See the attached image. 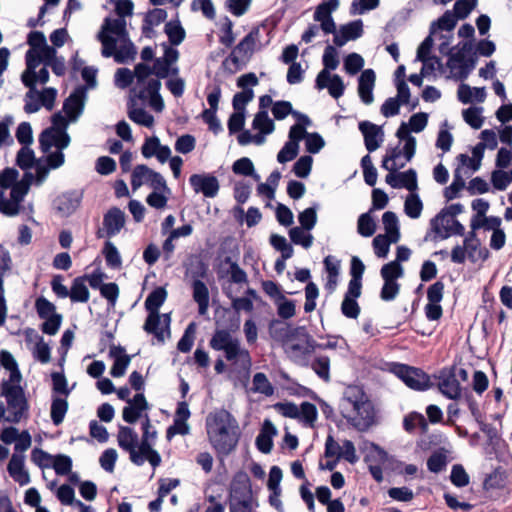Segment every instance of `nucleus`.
I'll use <instances>...</instances> for the list:
<instances>
[{"label":"nucleus","mask_w":512,"mask_h":512,"mask_svg":"<svg viewBox=\"0 0 512 512\" xmlns=\"http://www.w3.org/2000/svg\"><path fill=\"white\" fill-rule=\"evenodd\" d=\"M117 18H106L97 34L102 44L103 57H113L117 63H127L135 59L136 47L131 42L127 32L125 17L133 13L131 0H114Z\"/></svg>","instance_id":"1"},{"label":"nucleus","mask_w":512,"mask_h":512,"mask_svg":"<svg viewBox=\"0 0 512 512\" xmlns=\"http://www.w3.org/2000/svg\"><path fill=\"white\" fill-rule=\"evenodd\" d=\"M114 83L118 88L125 89L132 85L130 90L132 99L137 98L148 102L156 112H161L164 102L159 94L161 83L152 76L151 68L144 63L135 66L134 71L128 68H119L115 72Z\"/></svg>","instance_id":"2"},{"label":"nucleus","mask_w":512,"mask_h":512,"mask_svg":"<svg viewBox=\"0 0 512 512\" xmlns=\"http://www.w3.org/2000/svg\"><path fill=\"white\" fill-rule=\"evenodd\" d=\"M70 144V136L64 130L47 128L39 136V145L45 158L36 163V185H41L48 177L50 170L60 168L65 162L63 149Z\"/></svg>","instance_id":"3"},{"label":"nucleus","mask_w":512,"mask_h":512,"mask_svg":"<svg viewBox=\"0 0 512 512\" xmlns=\"http://www.w3.org/2000/svg\"><path fill=\"white\" fill-rule=\"evenodd\" d=\"M206 428L209 441L218 454L228 455L236 448L240 438L239 425L227 410L210 413Z\"/></svg>","instance_id":"4"},{"label":"nucleus","mask_w":512,"mask_h":512,"mask_svg":"<svg viewBox=\"0 0 512 512\" xmlns=\"http://www.w3.org/2000/svg\"><path fill=\"white\" fill-rule=\"evenodd\" d=\"M339 408L342 416L359 431L367 430L374 423L373 404L359 386L350 385L344 390Z\"/></svg>","instance_id":"5"},{"label":"nucleus","mask_w":512,"mask_h":512,"mask_svg":"<svg viewBox=\"0 0 512 512\" xmlns=\"http://www.w3.org/2000/svg\"><path fill=\"white\" fill-rule=\"evenodd\" d=\"M19 172L15 168H6L0 173V187L10 188V197L6 198L0 190V213L8 217L18 215L22 209V202L27 195L31 184H36V175L32 172H25L18 180Z\"/></svg>","instance_id":"6"},{"label":"nucleus","mask_w":512,"mask_h":512,"mask_svg":"<svg viewBox=\"0 0 512 512\" xmlns=\"http://www.w3.org/2000/svg\"><path fill=\"white\" fill-rule=\"evenodd\" d=\"M210 345L217 351H223L225 358L233 369L243 375H247L251 368V357L247 349L241 346L240 340L233 337L226 330L216 331Z\"/></svg>","instance_id":"7"},{"label":"nucleus","mask_w":512,"mask_h":512,"mask_svg":"<svg viewBox=\"0 0 512 512\" xmlns=\"http://www.w3.org/2000/svg\"><path fill=\"white\" fill-rule=\"evenodd\" d=\"M475 65L476 58L472 53V45L470 43H460L450 51L447 67L453 78L465 80L475 68Z\"/></svg>","instance_id":"8"},{"label":"nucleus","mask_w":512,"mask_h":512,"mask_svg":"<svg viewBox=\"0 0 512 512\" xmlns=\"http://www.w3.org/2000/svg\"><path fill=\"white\" fill-rule=\"evenodd\" d=\"M0 395L6 399L9 414L5 420L10 423H18L28 410L27 400L20 382L1 383Z\"/></svg>","instance_id":"9"},{"label":"nucleus","mask_w":512,"mask_h":512,"mask_svg":"<svg viewBox=\"0 0 512 512\" xmlns=\"http://www.w3.org/2000/svg\"><path fill=\"white\" fill-rule=\"evenodd\" d=\"M287 355L295 362H300L316 350V342L303 329H296L295 334L284 343Z\"/></svg>","instance_id":"10"},{"label":"nucleus","mask_w":512,"mask_h":512,"mask_svg":"<svg viewBox=\"0 0 512 512\" xmlns=\"http://www.w3.org/2000/svg\"><path fill=\"white\" fill-rule=\"evenodd\" d=\"M380 275L384 281L380 297L384 301L394 300L400 291V284L397 282L404 275V269L396 261H391L382 266Z\"/></svg>","instance_id":"11"},{"label":"nucleus","mask_w":512,"mask_h":512,"mask_svg":"<svg viewBox=\"0 0 512 512\" xmlns=\"http://www.w3.org/2000/svg\"><path fill=\"white\" fill-rule=\"evenodd\" d=\"M117 441L119 447L129 453L132 463L137 466L144 464L146 457L141 451V442L139 443L138 434L132 428L120 426Z\"/></svg>","instance_id":"12"},{"label":"nucleus","mask_w":512,"mask_h":512,"mask_svg":"<svg viewBox=\"0 0 512 512\" xmlns=\"http://www.w3.org/2000/svg\"><path fill=\"white\" fill-rule=\"evenodd\" d=\"M161 46L163 55L156 58L153 69H151L152 76L156 79L178 74V67L176 65L179 57L178 50L167 43H163Z\"/></svg>","instance_id":"13"},{"label":"nucleus","mask_w":512,"mask_h":512,"mask_svg":"<svg viewBox=\"0 0 512 512\" xmlns=\"http://www.w3.org/2000/svg\"><path fill=\"white\" fill-rule=\"evenodd\" d=\"M147 185L153 190H166L167 184L163 176L146 165H137L131 173V187L135 191Z\"/></svg>","instance_id":"14"},{"label":"nucleus","mask_w":512,"mask_h":512,"mask_svg":"<svg viewBox=\"0 0 512 512\" xmlns=\"http://www.w3.org/2000/svg\"><path fill=\"white\" fill-rule=\"evenodd\" d=\"M393 372L411 389L423 391L431 386L429 376L421 369L398 364L394 367Z\"/></svg>","instance_id":"15"},{"label":"nucleus","mask_w":512,"mask_h":512,"mask_svg":"<svg viewBox=\"0 0 512 512\" xmlns=\"http://www.w3.org/2000/svg\"><path fill=\"white\" fill-rule=\"evenodd\" d=\"M431 230L440 238L446 239L451 235L462 236L464 226L454 217L442 210L430 221Z\"/></svg>","instance_id":"16"},{"label":"nucleus","mask_w":512,"mask_h":512,"mask_svg":"<svg viewBox=\"0 0 512 512\" xmlns=\"http://www.w3.org/2000/svg\"><path fill=\"white\" fill-rule=\"evenodd\" d=\"M230 512H252V493L247 483L233 482L229 500Z\"/></svg>","instance_id":"17"},{"label":"nucleus","mask_w":512,"mask_h":512,"mask_svg":"<svg viewBox=\"0 0 512 512\" xmlns=\"http://www.w3.org/2000/svg\"><path fill=\"white\" fill-rule=\"evenodd\" d=\"M259 42V30L250 31L232 50L226 61H232L235 65L247 62L253 55Z\"/></svg>","instance_id":"18"},{"label":"nucleus","mask_w":512,"mask_h":512,"mask_svg":"<svg viewBox=\"0 0 512 512\" xmlns=\"http://www.w3.org/2000/svg\"><path fill=\"white\" fill-rule=\"evenodd\" d=\"M143 434L141 438V451L145 454L146 460L156 468L161 463L160 454L153 449V444L157 437V431L150 423V419L145 415V420L142 423Z\"/></svg>","instance_id":"19"},{"label":"nucleus","mask_w":512,"mask_h":512,"mask_svg":"<svg viewBox=\"0 0 512 512\" xmlns=\"http://www.w3.org/2000/svg\"><path fill=\"white\" fill-rule=\"evenodd\" d=\"M439 391L448 399L457 400L461 397L462 389L456 378V367L442 369L438 376Z\"/></svg>","instance_id":"20"},{"label":"nucleus","mask_w":512,"mask_h":512,"mask_svg":"<svg viewBox=\"0 0 512 512\" xmlns=\"http://www.w3.org/2000/svg\"><path fill=\"white\" fill-rule=\"evenodd\" d=\"M190 417L188 403L185 401L179 402L175 416L174 423L167 429V439L171 440L175 435H185L189 433V426L186 423Z\"/></svg>","instance_id":"21"},{"label":"nucleus","mask_w":512,"mask_h":512,"mask_svg":"<svg viewBox=\"0 0 512 512\" xmlns=\"http://www.w3.org/2000/svg\"><path fill=\"white\" fill-rule=\"evenodd\" d=\"M359 130L363 134L365 147L369 152L377 150L384 140L382 128L369 121L359 123Z\"/></svg>","instance_id":"22"},{"label":"nucleus","mask_w":512,"mask_h":512,"mask_svg":"<svg viewBox=\"0 0 512 512\" xmlns=\"http://www.w3.org/2000/svg\"><path fill=\"white\" fill-rule=\"evenodd\" d=\"M142 155L145 158L155 157L160 163H165L171 156V149L167 145H162L156 136L145 139L141 148Z\"/></svg>","instance_id":"23"},{"label":"nucleus","mask_w":512,"mask_h":512,"mask_svg":"<svg viewBox=\"0 0 512 512\" xmlns=\"http://www.w3.org/2000/svg\"><path fill=\"white\" fill-rule=\"evenodd\" d=\"M385 181L392 188H406L410 192L418 189L417 174L414 169H409L405 172H389Z\"/></svg>","instance_id":"24"},{"label":"nucleus","mask_w":512,"mask_h":512,"mask_svg":"<svg viewBox=\"0 0 512 512\" xmlns=\"http://www.w3.org/2000/svg\"><path fill=\"white\" fill-rule=\"evenodd\" d=\"M7 471L10 477L20 486L28 485L31 481L30 474L28 470L25 468L24 454H12L7 465Z\"/></svg>","instance_id":"25"},{"label":"nucleus","mask_w":512,"mask_h":512,"mask_svg":"<svg viewBox=\"0 0 512 512\" xmlns=\"http://www.w3.org/2000/svg\"><path fill=\"white\" fill-rule=\"evenodd\" d=\"M363 34V22L362 20H354L347 24L341 25L337 32L335 33V37L333 42L336 46L342 47L348 41L356 40L360 38Z\"/></svg>","instance_id":"26"},{"label":"nucleus","mask_w":512,"mask_h":512,"mask_svg":"<svg viewBox=\"0 0 512 512\" xmlns=\"http://www.w3.org/2000/svg\"><path fill=\"white\" fill-rule=\"evenodd\" d=\"M167 297V292L163 287H158L154 289L145 300V308L149 312V315L146 319V328L152 326L153 322L159 321L158 313L159 308L165 302Z\"/></svg>","instance_id":"27"},{"label":"nucleus","mask_w":512,"mask_h":512,"mask_svg":"<svg viewBox=\"0 0 512 512\" xmlns=\"http://www.w3.org/2000/svg\"><path fill=\"white\" fill-rule=\"evenodd\" d=\"M23 84L29 88L26 93L24 101V110L26 113H35L43 107L41 98L39 97V91L34 87V81L32 79L31 71H24L21 75Z\"/></svg>","instance_id":"28"},{"label":"nucleus","mask_w":512,"mask_h":512,"mask_svg":"<svg viewBox=\"0 0 512 512\" xmlns=\"http://www.w3.org/2000/svg\"><path fill=\"white\" fill-rule=\"evenodd\" d=\"M148 409V403L142 393L136 394L132 400H128V405L123 408L122 417L127 423H135L142 413Z\"/></svg>","instance_id":"29"},{"label":"nucleus","mask_w":512,"mask_h":512,"mask_svg":"<svg viewBox=\"0 0 512 512\" xmlns=\"http://www.w3.org/2000/svg\"><path fill=\"white\" fill-rule=\"evenodd\" d=\"M376 75L372 69L362 71L358 79V95L361 101L370 105L374 101L373 89L375 86Z\"/></svg>","instance_id":"30"},{"label":"nucleus","mask_w":512,"mask_h":512,"mask_svg":"<svg viewBox=\"0 0 512 512\" xmlns=\"http://www.w3.org/2000/svg\"><path fill=\"white\" fill-rule=\"evenodd\" d=\"M125 225V214L117 207L111 208L103 219V226L106 236L117 235Z\"/></svg>","instance_id":"31"},{"label":"nucleus","mask_w":512,"mask_h":512,"mask_svg":"<svg viewBox=\"0 0 512 512\" xmlns=\"http://www.w3.org/2000/svg\"><path fill=\"white\" fill-rule=\"evenodd\" d=\"M11 258L8 250L0 245V326L4 325L7 316V306L4 297L3 276L10 269Z\"/></svg>","instance_id":"32"},{"label":"nucleus","mask_w":512,"mask_h":512,"mask_svg":"<svg viewBox=\"0 0 512 512\" xmlns=\"http://www.w3.org/2000/svg\"><path fill=\"white\" fill-rule=\"evenodd\" d=\"M85 91L82 88L74 91L64 102L63 111L70 121H76L84 107Z\"/></svg>","instance_id":"33"},{"label":"nucleus","mask_w":512,"mask_h":512,"mask_svg":"<svg viewBox=\"0 0 512 512\" xmlns=\"http://www.w3.org/2000/svg\"><path fill=\"white\" fill-rule=\"evenodd\" d=\"M218 179L209 174H194V190L201 192L207 198H214L219 192Z\"/></svg>","instance_id":"34"},{"label":"nucleus","mask_w":512,"mask_h":512,"mask_svg":"<svg viewBox=\"0 0 512 512\" xmlns=\"http://www.w3.org/2000/svg\"><path fill=\"white\" fill-rule=\"evenodd\" d=\"M464 245L467 258L472 262L485 261L489 257V251L485 247H481L479 239L474 232H471L465 239Z\"/></svg>","instance_id":"35"},{"label":"nucleus","mask_w":512,"mask_h":512,"mask_svg":"<svg viewBox=\"0 0 512 512\" xmlns=\"http://www.w3.org/2000/svg\"><path fill=\"white\" fill-rule=\"evenodd\" d=\"M315 87L318 90H323L326 88L330 96L334 99H339L345 91V84L342 78L337 74L331 73H329L327 79H324L321 82H319V75H317L315 80Z\"/></svg>","instance_id":"36"},{"label":"nucleus","mask_w":512,"mask_h":512,"mask_svg":"<svg viewBox=\"0 0 512 512\" xmlns=\"http://www.w3.org/2000/svg\"><path fill=\"white\" fill-rule=\"evenodd\" d=\"M81 199V192L70 191L60 195L55 200V205L62 214L70 215L79 207Z\"/></svg>","instance_id":"37"},{"label":"nucleus","mask_w":512,"mask_h":512,"mask_svg":"<svg viewBox=\"0 0 512 512\" xmlns=\"http://www.w3.org/2000/svg\"><path fill=\"white\" fill-rule=\"evenodd\" d=\"M27 43L30 46V49L26 52L25 60H26V69L25 71H32L33 69V55L45 46L46 38L44 34L40 31H32L28 34Z\"/></svg>","instance_id":"38"},{"label":"nucleus","mask_w":512,"mask_h":512,"mask_svg":"<svg viewBox=\"0 0 512 512\" xmlns=\"http://www.w3.org/2000/svg\"><path fill=\"white\" fill-rule=\"evenodd\" d=\"M110 356L114 358V363L110 371L111 375L113 377L123 376L129 366L130 357L124 353L123 348L116 346L111 347Z\"/></svg>","instance_id":"39"},{"label":"nucleus","mask_w":512,"mask_h":512,"mask_svg":"<svg viewBox=\"0 0 512 512\" xmlns=\"http://www.w3.org/2000/svg\"><path fill=\"white\" fill-rule=\"evenodd\" d=\"M322 62L324 68L318 73L319 82L327 79L329 73L339 66V54L334 46L328 45L323 53Z\"/></svg>","instance_id":"40"},{"label":"nucleus","mask_w":512,"mask_h":512,"mask_svg":"<svg viewBox=\"0 0 512 512\" xmlns=\"http://www.w3.org/2000/svg\"><path fill=\"white\" fill-rule=\"evenodd\" d=\"M272 114L277 120H282V119L286 118L289 114H292L303 124L310 123V120L306 115L301 114L297 111H293L292 105L288 101L275 102L272 106Z\"/></svg>","instance_id":"41"},{"label":"nucleus","mask_w":512,"mask_h":512,"mask_svg":"<svg viewBox=\"0 0 512 512\" xmlns=\"http://www.w3.org/2000/svg\"><path fill=\"white\" fill-rule=\"evenodd\" d=\"M458 99L463 104L472 102L473 100L482 103L486 98V91L484 87H470L467 84H461L458 88Z\"/></svg>","instance_id":"42"},{"label":"nucleus","mask_w":512,"mask_h":512,"mask_svg":"<svg viewBox=\"0 0 512 512\" xmlns=\"http://www.w3.org/2000/svg\"><path fill=\"white\" fill-rule=\"evenodd\" d=\"M159 321L153 322L152 326L146 328V323L144 324V330L153 334L159 342H164L166 335H169V326H170V314H159Z\"/></svg>","instance_id":"43"},{"label":"nucleus","mask_w":512,"mask_h":512,"mask_svg":"<svg viewBox=\"0 0 512 512\" xmlns=\"http://www.w3.org/2000/svg\"><path fill=\"white\" fill-rule=\"evenodd\" d=\"M67 411V397L53 395L50 408V417L55 426H59L64 421Z\"/></svg>","instance_id":"44"},{"label":"nucleus","mask_w":512,"mask_h":512,"mask_svg":"<svg viewBox=\"0 0 512 512\" xmlns=\"http://www.w3.org/2000/svg\"><path fill=\"white\" fill-rule=\"evenodd\" d=\"M1 365L10 372L9 379L3 380L2 383L21 382L22 376L18 369V365L12 354L8 351L0 352Z\"/></svg>","instance_id":"45"},{"label":"nucleus","mask_w":512,"mask_h":512,"mask_svg":"<svg viewBox=\"0 0 512 512\" xmlns=\"http://www.w3.org/2000/svg\"><path fill=\"white\" fill-rule=\"evenodd\" d=\"M377 224L372 215V209L366 213H362L357 220V232L362 237L368 238L376 232Z\"/></svg>","instance_id":"46"},{"label":"nucleus","mask_w":512,"mask_h":512,"mask_svg":"<svg viewBox=\"0 0 512 512\" xmlns=\"http://www.w3.org/2000/svg\"><path fill=\"white\" fill-rule=\"evenodd\" d=\"M90 293L86 285L85 277H77L73 280L70 289V299L72 302L86 303L89 300Z\"/></svg>","instance_id":"47"},{"label":"nucleus","mask_w":512,"mask_h":512,"mask_svg":"<svg viewBox=\"0 0 512 512\" xmlns=\"http://www.w3.org/2000/svg\"><path fill=\"white\" fill-rule=\"evenodd\" d=\"M382 223L386 232L384 235L391 237L393 242H398L400 239V231L397 215L392 211H386L382 215Z\"/></svg>","instance_id":"48"},{"label":"nucleus","mask_w":512,"mask_h":512,"mask_svg":"<svg viewBox=\"0 0 512 512\" xmlns=\"http://www.w3.org/2000/svg\"><path fill=\"white\" fill-rule=\"evenodd\" d=\"M194 302L198 304L199 314L206 315L209 306V292L201 281H194Z\"/></svg>","instance_id":"49"},{"label":"nucleus","mask_w":512,"mask_h":512,"mask_svg":"<svg viewBox=\"0 0 512 512\" xmlns=\"http://www.w3.org/2000/svg\"><path fill=\"white\" fill-rule=\"evenodd\" d=\"M403 155V150L399 147H395L387 151V154L383 158L382 167L389 172H396L398 169H401L407 163L404 158V162H397V159L401 158Z\"/></svg>","instance_id":"50"},{"label":"nucleus","mask_w":512,"mask_h":512,"mask_svg":"<svg viewBox=\"0 0 512 512\" xmlns=\"http://www.w3.org/2000/svg\"><path fill=\"white\" fill-rule=\"evenodd\" d=\"M422 210L423 203L419 195L416 193V191L411 192L405 199V214L412 219H417L421 216Z\"/></svg>","instance_id":"51"},{"label":"nucleus","mask_w":512,"mask_h":512,"mask_svg":"<svg viewBox=\"0 0 512 512\" xmlns=\"http://www.w3.org/2000/svg\"><path fill=\"white\" fill-rule=\"evenodd\" d=\"M432 46H433V39H432L431 35H429L423 40V42L420 44V46L417 49L416 59L423 63L422 73L427 72V67L431 60L436 61L435 56H430Z\"/></svg>","instance_id":"52"},{"label":"nucleus","mask_w":512,"mask_h":512,"mask_svg":"<svg viewBox=\"0 0 512 512\" xmlns=\"http://www.w3.org/2000/svg\"><path fill=\"white\" fill-rule=\"evenodd\" d=\"M128 116L133 122L148 128L154 124V117L143 108L136 107L134 104L129 106Z\"/></svg>","instance_id":"53"},{"label":"nucleus","mask_w":512,"mask_h":512,"mask_svg":"<svg viewBox=\"0 0 512 512\" xmlns=\"http://www.w3.org/2000/svg\"><path fill=\"white\" fill-rule=\"evenodd\" d=\"M56 50L54 47L45 45L41 49H39L35 55H33V69L31 71V75L34 73V69H37L41 63H44L45 66L49 64V62L53 61L56 58Z\"/></svg>","instance_id":"54"},{"label":"nucleus","mask_w":512,"mask_h":512,"mask_svg":"<svg viewBox=\"0 0 512 512\" xmlns=\"http://www.w3.org/2000/svg\"><path fill=\"white\" fill-rule=\"evenodd\" d=\"M252 127L263 134L274 131V122L269 118L266 110H260L254 117Z\"/></svg>","instance_id":"55"},{"label":"nucleus","mask_w":512,"mask_h":512,"mask_svg":"<svg viewBox=\"0 0 512 512\" xmlns=\"http://www.w3.org/2000/svg\"><path fill=\"white\" fill-rule=\"evenodd\" d=\"M311 367L319 378L325 382H330V359L327 356L320 355L315 357Z\"/></svg>","instance_id":"56"},{"label":"nucleus","mask_w":512,"mask_h":512,"mask_svg":"<svg viewBox=\"0 0 512 512\" xmlns=\"http://www.w3.org/2000/svg\"><path fill=\"white\" fill-rule=\"evenodd\" d=\"M403 427L408 433H412L417 427H419L422 432H426L428 424L422 414L413 412L404 418Z\"/></svg>","instance_id":"57"},{"label":"nucleus","mask_w":512,"mask_h":512,"mask_svg":"<svg viewBox=\"0 0 512 512\" xmlns=\"http://www.w3.org/2000/svg\"><path fill=\"white\" fill-rule=\"evenodd\" d=\"M339 0H324L317 7L314 12V20L320 22L324 19L332 18V12L336 11L339 7Z\"/></svg>","instance_id":"58"},{"label":"nucleus","mask_w":512,"mask_h":512,"mask_svg":"<svg viewBox=\"0 0 512 512\" xmlns=\"http://www.w3.org/2000/svg\"><path fill=\"white\" fill-rule=\"evenodd\" d=\"M317 408L310 402H303L299 406L298 420L302 421L305 425L312 427L317 419Z\"/></svg>","instance_id":"59"},{"label":"nucleus","mask_w":512,"mask_h":512,"mask_svg":"<svg viewBox=\"0 0 512 512\" xmlns=\"http://www.w3.org/2000/svg\"><path fill=\"white\" fill-rule=\"evenodd\" d=\"M37 161L34 151L28 145L23 146L17 153L16 163L23 170L33 166L36 168Z\"/></svg>","instance_id":"60"},{"label":"nucleus","mask_w":512,"mask_h":512,"mask_svg":"<svg viewBox=\"0 0 512 512\" xmlns=\"http://www.w3.org/2000/svg\"><path fill=\"white\" fill-rule=\"evenodd\" d=\"M35 338L37 342L32 350L33 357L40 363L46 364L51 359V349L41 336L36 334Z\"/></svg>","instance_id":"61"},{"label":"nucleus","mask_w":512,"mask_h":512,"mask_svg":"<svg viewBox=\"0 0 512 512\" xmlns=\"http://www.w3.org/2000/svg\"><path fill=\"white\" fill-rule=\"evenodd\" d=\"M482 107H469L463 110L462 115L464 121L473 129H479L483 125L484 118L482 116Z\"/></svg>","instance_id":"62"},{"label":"nucleus","mask_w":512,"mask_h":512,"mask_svg":"<svg viewBox=\"0 0 512 512\" xmlns=\"http://www.w3.org/2000/svg\"><path fill=\"white\" fill-rule=\"evenodd\" d=\"M289 236L294 244L301 245L305 249L312 246L313 236L307 233L302 227H293L289 231Z\"/></svg>","instance_id":"63"},{"label":"nucleus","mask_w":512,"mask_h":512,"mask_svg":"<svg viewBox=\"0 0 512 512\" xmlns=\"http://www.w3.org/2000/svg\"><path fill=\"white\" fill-rule=\"evenodd\" d=\"M491 182L495 189L499 191L505 190L512 183V169L510 171H504L499 168L493 171Z\"/></svg>","instance_id":"64"}]
</instances>
